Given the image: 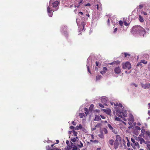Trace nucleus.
Instances as JSON below:
<instances>
[{"label": "nucleus", "instance_id": "obj_1", "mask_svg": "<svg viewBox=\"0 0 150 150\" xmlns=\"http://www.w3.org/2000/svg\"><path fill=\"white\" fill-rule=\"evenodd\" d=\"M59 0H50L49 5L47 8V12L49 16L52 17L53 15L52 11H57L59 8Z\"/></svg>", "mask_w": 150, "mask_h": 150}, {"label": "nucleus", "instance_id": "obj_2", "mask_svg": "<svg viewBox=\"0 0 150 150\" xmlns=\"http://www.w3.org/2000/svg\"><path fill=\"white\" fill-rule=\"evenodd\" d=\"M116 115L122 118L125 121L127 119V111L124 108H122L121 112L119 110L117 109L116 110Z\"/></svg>", "mask_w": 150, "mask_h": 150}, {"label": "nucleus", "instance_id": "obj_3", "mask_svg": "<svg viewBox=\"0 0 150 150\" xmlns=\"http://www.w3.org/2000/svg\"><path fill=\"white\" fill-rule=\"evenodd\" d=\"M132 31L133 32H136L137 33H139V31L141 32L142 31L143 33H141V34L143 35L144 34H146V32L145 29L140 26H134L132 29Z\"/></svg>", "mask_w": 150, "mask_h": 150}, {"label": "nucleus", "instance_id": "obj_4", "mask_svg": "<svg viewBox=\"0 0 150 150\" xmlns=\"http://www.w3.org/2000/svg\"><path fill=\"white\" fill-rule=\"evenodd\" d=\"M131 68V64L129 62H126L122 64V68L124 69H129Z\"/></svg>", "mask_w": 150, "mask_h": 150}, {"label": "nucleus", "instance_id": "obj_5", "mask_svg": "<svg viewBox=\"0 0 150 150\" xmlns=\"http://www.w3.org/2000/svg\"><path fill=\"white\" fill-rule=\"evenodd\" d=\"M141 85L142 87L144 89H147L150 87V84L149 83H146L144 84L143 83H141Z\"/></svg>", "mask_w": 150, "mask_h": 150}, {"label": "nucleus", "instance_id": "obj_6", "mask_svg": "<svg viewBox=\"0 0 150 150\" xmlns=\"http://www.w3.org/2000/svg\"><path fill=\"white\" fill-rule=\"evenodd\" d=\"M114 71L115 73L118 74L120 73L121 69L119 67H117L114 69Z\"/></svg>", "mask_w": 150, "mask_h": 150}, {"label": "nucleus", "instance_id": "obj_7", "mask_svg": "<svg viewBox=\"0 0 150 150\" xmlns=\"http://www.w3.org/2000/svg\"><path fill=\"white\" fill-rule=\"evenodd\" d=\"M107 98L106 97H102L101 99V102L104 104V105H106L107 104H106L107 100Z\"/></svg>", "mask_w": 150, "mask_h": 150}, {"label": "nucleus", "instance_id": "obj_8", "mask_svg": "<svg viewBox=\"0 0 150 150\" xmlns=\"http://www.w3.org/2000/svg\"><path fill=\"white\" fill-rule=\"evenodd\" d=\"M134 121H129V128H132L133 126L136 125L135 123H133Z\"/></svg>", "mask_w": 150, "mask_h": 150}, {"label": "nucleus", "instance_id": "obj_9", "mask_svg": "<svg viewBox=\"0 0 150 150\" xmlns=\"http://www.w3.org/2000/svg\"><path fill=\"white\" fill-rule=\"evenodd\" d=\"M66 4H70L71 3H74L76 0H64Z\"/></svg>", "mask_w": 150, "mask_h": 150}, {"label": "nucleus", "instance_id": "obj_10", "mask_svg": "<svg viewBox=\"0 0 150 150\" xmlns=\"http://www.w3.org/2000/svg\"><path fill=\"white\" fill-rule=\"evenodd\" d=\"M107 70V69L106 67H103V70L102 71H100V73L102 74L103 75L105 74V73L106 72Z\"/></svg>", "mask_w": 150, "mask_h": 150}, {"label": "nucleus", "instance_id": "obj_11", "mask_svg": "<svg viewBox=\"0 0 150 150\" xmlns=\"http://www.w3.org/2000/svg\"><path fill=\"white\" fill-rule=\"evenodd\" d=\"M128 121H134V119L133 115L131 114H129V117L128 118Z\"/></svg>", "mask_w": 150, "mask_h": 150}, {"label": "nucleus", "instance_id": "obj_12", "mask_svg": "<svg viewBox=\"0 0 150 150\" xmlns=\"http://www.w3.org/2000/svg\"><path fill=\"white\" fill-rule=\"evenodd\" d=\"M100 120H101V119L100 117L99 116L96 115L95 117L94 120L95 121H99Z\"/></svg>", "mask_w": 150, "mask_h": 150}, {"label": "nucleus", "instance_id": "obj_13", "mask_svg": "<svg viewBox=\"0 0 150 150\" xmlns=\"http://www.w3.org/2000/svg\"><path fill=\"white\" fill-rule=\"evenodd\" d=\"M103 111L105 112L107 114H110L111 112V110L110 109H103Z\"/></svg>", "mask_w": 150, "mask_h": 150}, {"label": "nucleus", "instance_id": "obj_14", "mask_svg": "<svg viewBox=\"0 0 150 150\" xmlns=\"http://www.w3.org/2000/svg\"><path fill=\"white\" fill-rule=\"evenodd\" d=\"M114 146V148L115 149H116L118 148L119 146V143L116 142L115 141V142L114 143V144L113 145Z\"/></svg>", "mask_w": 150, "mask_h": 150}, {"label": "nucleus", "instance_id": "obj_15", "mask_svg": "<svg viewBox=\"0 0 150 150\" xmlns=\"http://www.w3.org/2000/svg\"><path fill=\"white\" fill-rule=\"evenodd\" d=\"M82 128V125L81 124H80L79 126H77L75 127V130H79V129H81Z\"/></svg>", "mask_w": 150, "mask_h": 150}, {"label": "nucleus", "instance_id": "obj_16", "mask_svg": "<svg viewBox=\"0 0 150 150\" xmlns=\"http://www.w3.org/2000/svg\"><path fill=\"white\" fill-rule=\"evenodd\" d=\"M90 15L88 14H86L85 15H84V17H83V18L84 20H87L88 19L87 17H89Z\"/></svg>", "mask_w": 150, "mask_h": 150}, {"label": "nucleus", "instance_id": "obj_17", "mask_svg": "<svg viewBox=\"0 0 150 150\" xmlns=\"http://www.w3.org/2000/svg\"><path fill=\"white\" fill-rule=\"evenodd\" d=\"M142 132H145V130H144V129H142ZM146 134L148 135L149 137V138H150V132L149 131H146Z\"/></svg>", "mask_w": 150, "mask_h": 150}, {"label": "nucleus", "instance_id": "obj_18", "mask_svg": "<svg viewBox=\"0 0 150 150\" xmlns=\"http://www.w3.org/2000/svg\"><path fill=\"white\" fill-rule=\"evenodd\" d=\"M90 60V59L89 58H88L87 59V70H88V71L90 73V71L89 69V65L88 64V62H89Z\"/></svg>", "mask_w": 150, "mask_h": 150}, {"label": "nucleus", "instance_id": "obj_19", "mask_svg": "<svg viewBox=\"0 0 150 150\" xmlns=\"http://www.w3.org/2000/svg\"><path fill=\"white\" fill-rule=\"evenodd\" d=\"M115 142V141H114V140L113 139L110 140H109V144L112 146L113 145Z\"/></svg>", "mask_w": 150, "mask_h": 150}, {"label": "nucleus", "instance_id": "obj_20", "mask_svg": "<svg viewBox=\"0 0 150 150\" xmlns=\"http://www.w3.org/2000/svg\"><path fill=\"white\" fill-rule=\"evenodd\" d=\"M72 133L74 135V136H76V139H78V137H76L77 136V133L75 132L74 130H73V131H72Z\"/></svg>", "mask_w": 150, "mask_h": 150}, {"label": "nucleus", "instance_id": "obj_21", "mask_svg": "<svg viewBox=\"0 0 150 150\" xmlns=\"http://www.w3.org/2000/svg\"><path fill=\"white\" fill-rule=\"evenodd\" d=\"M64 28L61 29V32L63 33L67 31V27L64 26Z\"/></svg>", "mask_w": 150, "mask_h": 150}, {"label": "nucleus", "instance_id": "obj_22", "mask_svg": "<svg viewBox=\"0 0 150 150\" xmlns=\"http://www.w3.org/2000/svg\"><path fill=\"white\" fill-rule=\"evenodd\" d=\"M102 77L101 75H98L96 77V80L97 81L100 79Z\"/></svg>", "mask_w": 150, "mask_h": 150}, {"label": "nucleus", "instance_id": "obj_23", "mask_svg": "<svg viewBox=\"0 0 150 150\" xmlns=\"http://www.w3.org/2000/svg\"><path fill=\"white\" fill-rule=\"evenodd\" d=\"M93 107L94 105L93 104H91V105L89 109V110L91 112L92 111Z\"/></svg>", "mask_w": 150, "mask_h": 150}, {"label": "nucleus", "instance_id": "obj_24", "mask_svg": "<svg viewBox=\"0 0 150 150\" xmlns=\"http://www.w3.org/2000/svg\"><path fill=\"white\" fill-rule=\"evenodd\" d=\"M101 5L100 3H99V4H97L96 5V6H97L96 8H97V9H98V10L99 9V8L101 9Z\"/></svg>", "mask_w": 150, "mask_h": 150}, {"label": "nucleus", "instance_id": "obj_25", "mask_svg": "<svg viewBox=\"0 0 150 150\" xmlns=\"http://www.w3.org/2000/svg\"><path fill=\"white\" fill-rule=\"evenodd\" d=\"M103 133H104L105 134H106L108 133V131L107 130L105 129L104 128L103 129Z\"/></svg>", "mask_w": 150, "mask_h": 150}, {"label": "nucleus", "instance_id": "obj_26", "mask_svg": "<svg viewBox=\"0 0 150 150\" xmlns=\"http://www.w3.org/2000/svg\"><path fill=\"white\" fill-rule=\"evenodd\" d=\"M124 24V21H119V24L121 26H122Z\"/></svg>", "mask_w": 150, "mask_h": 150}, {"label": "nucleus", "instance_id": "obj_27", "mask_svg": "<svg viewBox=\"0 0 150 150\" xmlns=\"http://www.w3.org/2000/svg\"><path fill=\"white\" fill-rule=\"evenodd\" d=\"M139 20L141 22H142L144 21V20H143V18L141 16H139Z\"/></svg>", "mask_w": 150, "mask_h": 150}, {"label": "nucleus", "instance_id": "obj_28", "mask_svg": "<svg viewBox=\"0 0 150 150\" xmlns=\"http://www.w3.org/2000/svg\"><path fill=\"white\" fill-rule=\"evenodd\" d=\"M84 115V114L83 113H80L79 116L80 118H82Z\"/></svg>", "mask_w": 150, "mask_h": 150}, {"label": "nucleus", "instance_id": "obj_29", "mask_svg": "<svg viewBox=\"0 0 150 150\" xmlns=\"http://www.w3.org/2000/svg\"><path fill=\"white\" fill-rule=\"evenodd\" d=\"M116 138L117 141H120L121 140V138L119 136H117Z\"/></svg>", "mask_w": 150, "mask_h": 150}, {"label": "nucleus", "instance_id": "obj_30", "mask_svg": "<svg viewBox=\"0 0 150 150\" xmlns=\"http://www.w3.org/2000/svg\"><path fill=\"white\" fill-rule=\"evenodd\" d=\"M134 144V148L135 147V146L138 147H139V145L137 142H135V143Z\"/></svg>", "mask_w": 150, "mask_h": 150}, {"label": "nucleus", "instance_id": "obj_31", "mask_svg": "<svg viewBox=\"0 0 150 150\" xmlns=\"http://www.w3.org/2000/svg\"><path fill=\"white\" fill-rule=\"evenodd\" d=\"M115 119L116 120L120 121L121 120V119L119 117H116V116L115 117Z\"/></svg>", "mask_w": 150, "mask_h": 150}, {"label": "nucleus", "instance_id": "obj_32", "mask_svg": "<svg viewBox=\"0 0 150 150\" xmlns=\"http://www.w3.org/2000/svg\"><path fill=\"white\" fill-rule=\"evenodd\" d=\"M108 126L110 130H112L113 129V128L111 126L110 124H108Z\"/></svg>", "mask_w": 150, "mask_h": 150}, {"label": "nucleus", "instance_id": "obj_33", "mask_svg": "<svg viewBox=\"0 0 150 150\" xmlns=\"http://www.w3.org/2000/svg\"><path fill=\"white\" fill-rule=\"evenodd\" d=\"M141 62L143 63L144 64H146L147 63V62L145 60H143L141 61Z\"/></svg>", "mask_w": 150, "mask_h": 150}, {"label": "nucleus", "instance_id": "obj_34", "mask_svg": "<svg viewBox=\"0 0 150 150\" xmlns=\"http://www.w3.org/2000/svg\"><path fill=\"white\" fill-rule=\"evenodd\" d=\"M85 24H86L84 22H82L81 23V25L83 26V30H84V25H85Z\"/></svg>", "mask_w": 150, "mask_h": 150}, {"label": "nucleus", "instance_id": "obj_35", "mask_svg": "<svg viewBox=\"0 0 150 150\" xmlns=\"http://www.w3.org/2000/svg\"><path fill=\"white\" fill-rule=\"evenodd\" d=\"M134 129L136 130H140L141 129L138 126H136L134 127Z\"/></svg>", "mask_w": 150, "mask_h": 150}, {"label": "nucleus", "instance_id": "obj_36", "mask_svg": "<svg viewBox=\"0 0 150 150\" xmlns=\"http://www.w3.org/2000/svg\"><path fill=\"white\" fill-rule=\"evenodd\" d=\"M139 140L140 141V143L141 144H142L144 141V139L142 138H140Z\"/></svg>", "mask_w": 150, "mask_h": 150}, {"label": "nucleus", "instance_id": "obj_37", "mask_svg": "<svg viewBox=\"0 0 150 150\" xmlns=\"http://www.w3.org/2000/svg\"><path fill=\"white\" fill-rule=\"evenodd\" d=\"M78 145L80 147H81L83 146V144L81 142H80V144H78Z\"/></svg>", "mask_w": 150, "mask_h": 150}, {"label": "nucleus", "instance_id": "obj_38", "mask_svg": "<svg viewBox=\"0 0 150 150\" xmlns=\"http://www.w3.org/2000/svg\"><path fill=\"white\" fill-rule=\"evenodd\" d=\"M76 138H71V141L73 142H75L76 141Z\"/></svg>", "mask_w": 150, "mask_h": 150}, {"label": "nucleus", "instance_id": "obj_39", "mask_svg": "<svg viewBox=\"0 0 150 150\" xmlns=\"http://www.w3.org/2000/svg\"><path fill=\"white\" fill-rule=\"evenodd\" d=\"M124 24L126 26H128L129 25L125 21H124Z\"/></svg>", "mask_w": 150, "mask_h": 150}, {"label": "nucleus", "instance_id": "obj_40", "mask_svg": "<svg viewBox=\"0 0 150 150\" xmlns=\"http://www.w3.org/2000/svg\"><path fill=\"white\" fill-rule=\"evenodd\" d=\"M117 28H115L114 29V31H113V33H116V32H117Z\"/></svg>", "mask_w": 150, "mask_h": 150}, {"label": "nucleus", "instance_id": "obj_41", "mask_svg": "<svg viewBox=\"0 0 150 150\" xmlns=\"http://www.w3.org/2000/svg\"><path fill=\"white\" fill-rule=\"evenodd\" d=\"M101 125V124L100 123L98 124L95 126L96 127H99Z\"/></svg>", "mask_w": 150, "mask_h": 150}, {"label": "nucleus", "instance_id": "obj_42", "mask_svg": "<svg viewBox=\"0 0 150 150\" xmlns=\"http://www.w3.org/2000/svg\"><path fill=\"white\" fill-rule=\"evenodd\" d=\"M143 33V32L142 31H141V32H140V31H139V34L141 36H144V35L145 34H144V35H142V34H141V33Z\"/></svg>", "mask_w": 150, "mask_h": 150}, {"label": "nucleus", "instance_id": "obj_43", "mask_svg": "<svg viewBox=\"0 0 150 150\" xmlns=\"http://www.w3.org/2000/svg\"><path fill=\"white\" fill-rule=\"evenodd\" d=\"M79 20L80 19H79V18H78L76 19V23L78 25H79Z\"/></svg>", "mask_w": 150, "mask_h": 150}, {"label": "nucleus", "instance_id": "obj_44", "mask_svg": "<svg viewBox=\"0 0 150 150\" xmlns=\"http://www.w3.org/2000/svg\"><path fill=\"white\" fill-rule=\"evenodd\" d=\"M70 128L72 130H74L75 129V127H74V126H70Z\"/></svg>", "mask_w": 150, "mask_h": 150}, {"label": "nucleus", "instance_id": "obj_45", "mask_svg": "<svg viewBox=\"0 0 150 150\" xmlns=\"http://www.w3.org/2000/svg\"><path fill=\"white\" fill-rule=\"evenodd\" d=\"M131 140L132 142H133V143L134 144L135 143V140L133 138H131Z\"/></svg>", "mask_w": 150, "mask_h": 150}, {"label": "nucleus", "instance_id": "obj_46", "mask_svg": "<svg viewBox=\"0 0 150 150\" xmlns=\"http://www.w3.org/2000/svg\"><path fill=\"white\" fill-rule=\"evenodd\" d=\"M142 63L141 62V61L140 62L138 63L137 64V66H138L139 65L141 66L142 65V64H141Z\"/></svg>", "mask_w": 150, "mask_h": 150}, {"label": "nucleus", "instance_id": "obj_47", "mask_svg": "<svg viewBox=\"0 0 150 150\" xmlns=\"http://www.w3.org/2000/svg\"><path fill=\"white\" fill-rule=\"evenodd\" d=\"M99 137L100 138H103L104 136L103 134H101L99 135Z\"/></svg>", "mask_w": 150, "mask_h": 150}, {"label": "nucleus", "instance_id": "obj_48", "mask_svg": "<svg viewBox=\"0 0 150 150\" xmlns=\"http://www.w3.org/2000/svg\"><path fill=\"white\" fill-rule=\"evenodd\" d=\"M124 54L125 57H127V56H130V55L129 54H128L126 53H125Z\"/></svg>", "mask_w": 150, "mask_h": 150}, {"label": "nucleus", "instance_id": "obj_49", "mask_svg": "<svg viewBox=\"0 0 150 150\" xmlns=\"http://www.w3.org/2000/svg\"><path fill=\"white\" fill-rule=\"evenodd\" d=\"M99 106H100V107L103 108H104V105L103 104H102L101 103H99Z\"/></svg>", "mask_w": 150, "mask_h": 150}, {"label": "nucleus", "instance_id": "obj_50", "mask_svg": "<svg viewBox=\"0 0 150 150\" xmlns=\"http://www.w3.org/2000/svg\"><path fill=\"white\" fill-rule=\"evenodd\" d=\"M141 13H142V14H144L145 15H147V13L145 12H144L143 11V12H142Z\"/></svg>", "mask_w": 150, "mask_h": 150}, {"label": "nucleus", "instance_id": "obj_51", "mask_svg": "<svg viewBox=\"0 0 150 150\" xmlns=\"http://www.w3.org/2000/svg\"><path fill=\"white\" fill-rule=\"evenodd\" d=\"M132 85L135 86L136 87H137V85L134 83H132Z\"/></svg>", "mask_w": 150, "mask_h": 150}, {"label": "nucleus", "instance_id": "obj_52", "mask_svg": "<svg viewBox=\"0 0 150 150\" xmlns=\"http://www.w3.org/2000/svg\"><path fill=\"white\" fill-rule=\"evenodd\" d=\"M118 106L121 108H122V105L121 103H119V104H118Z\"/></svg>", "mask_w": 150, "mask_h": 150}, {"label": "nucleus", "instance_id": "obj_53", "mask_svg": "<svg viewBox=\"0 0 150 150\" xmlns=\"http://www.w3.org/2000/svg\"><path fill=\"white\" fill-rule=\"evenodd\" d=\"M147 148L150 150V144H147Z\"/></svg>", "mask_w": 150, "mask_h": 150}, {"label": "nucleus", "instance_id": "obj_54", "mask_svg": "<svg viewBox=\"0 0 150 150\" xmlns=\"http://www.w3.org/2000/svg\"><path fill=\"white\" fill-rule=\"evenodd\" d=\"M78 14H79V15H83V12H79L78 13Z\"/></svg>", "mask_w": 150, "mask_h": 150}, {"label": "nucleus", "instance_id": "obj_55", "mask_svg": "<svg viewBox=\"0 0 150 150\" xmlns=\"http://www.w3.org/2000/svg\"><path fill=\"white\" fill-rule=\"evenodd\" d=\"M113 104L115 106H117L118 105V104L117 103H114Z\"/></svg>", "mask_w": 150, "mask_h": 150}, {"label": "nucleus", "instance_id": "obj_56", "mask_svg": "<svg viewBox=\"0 0 150 150\" xmlns=\"http://www.w3.org/2000/svg\"><path fill=\"white\" fill-rule=\"evenodd\" d=\"M100 116L102 119H105V117L104 116L102 115H100Z\"/></svg>", "mask_w": 150, "mask_h": 150}, {"label": "nucleus", "instance_id": "obj_57", "mask_svg": "<svg viewBox=\"0 0 150 150\" xmlns=\"http://www.w3.org/2000/svg\"><path fill=\"white\" fill-rule=\"evenodd\" d=\"M72 125H76V123L74 121H72Z\"/></svg>", "mask_w": 150, "mask_h": 150}, {"label": "nucleus", "instance_id": "obj_58", "mask_svg": "<svg viewBox=\"0 0 150 150\" xmlns=\"http://www.w3.org/2000/svg\"><path fill=\"white\" fill-rule=\"evenodd\" d=\"M84 110L86 112V111H88V109L87 108H84Z\"/></svg>", "mask_w": 150, "mask_h": 150}, {"label": "nucleus", "instance_id": "obj_59", "mask_svg": "<svg viewBox=\"0 0 150 150\" xmlns=\"http://www.w3.org/2000/svg\"><path fill=\"white\" fill-rule=\"evenodd\" d=\"M107 22H108V25H109V24H110V20H109V19H108V21H107Z\"/></svg>", "mask_w": 150, "mask_h": 150}, {"label": "nucleus", "instance_id": "obj_60", "mask_svg": "<svg viewBox=\"0 0 150 150\" xmlns=\"http://www.w3.org/2000/svg\"><path fill=\"white\" fill-rule=\"evenodd\" d=\"M140 8H142L143 7V6L142 5H140L139 6Z\"/></svg>", "mask_w": 150, "mask_h": 150}, {"label": "nucleus", "instance_id": "obj_61", "mask_svg": "<svg viewBox=\"0 0 150 150\" xmlns=\"http://www.w3.org/2000/svg\"><path fill=\"white\" fill-rule=\"evenodd\" d=\"M91 129H92V130H96V127H94V128H92Z\"/></svg>", "mask_w": 150, "mask_h": 150}, {"label": "nucleus", "instance_id": "obj_62", "mask_svg": "<svg viewBox=\"0 0 150 150\" xmlns=\"http://www.w3.org/2000/svg\"><path fill=\"white\" fill-rule=\"evenodd\" d=\"M86 6H91V4H89V3H88L86 5Z\"/></svg>", "mask_w": 150, "mask_h": 150}, {"label": "nucleus", "instance_id": "obj_63", "mask_svg": "<svg viewBox=\"0 0 150 150\" xmlns=\"http://www.w3.org/2000/svg\"><path fill=\"white\" fill-rule=\"evenodd\" d=\"M77 149V148L76 147H74L73 149V150H76Z\"/></svg>", "mask_w": 150, "mask_h": 150}, {"label": "nucleus", "instance_id": "obj_64", "mask_svg": "<svg viewBox=\"0 0 150 150\" xmlns=\"http://www.w3.org/2000/svg\"><path fill=\"white\" fill-rule=\"evenodd\" d=\"M127 146H129V142H128L127 143Z\"/></svg>", "mask_w": 150, "mask_h": 150}]
</instances>
